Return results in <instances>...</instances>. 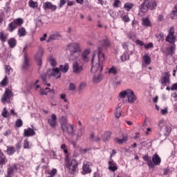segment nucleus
Listing matches in <instances>:
<instances>
[{
    "mask_svg": "<svg viewBox=\"0 0 177 177\" xmlns=\"http://www.w3.org/2000/svg\"><path fill=\"white\" fill-rule=\"evenodd\" d=\"M106 60L104 54L99 50H95L91 59V73H101L103 71V62Z\"/></svg>",
    "mask_w": 177,
    "mask_h": 177,
    "instance_id": "f257e3e1",
    "label": "nucleus"
},
{
    "mask_svg": "<svg viewBox=\"0 0 177 177\" xmlns=\"http://www.w3.org/2000/svg\"><path fill=\"white\" fill-rule=\"evenodd\" d=\"M67 48L70 52V60H77L81 55V46L79 43H70L67 45Z\"/></svg>",
    "mask_w": 177,
    "mask_h": 177,
    "instance_id": "f03ea898",
    "label": "nucleus"
},
{
    "mask_svg": "<svg viewBox=\"0 0 177 177\" xmlns=\"http://www.w3.org/2000/svg\"><path fill=\"white\" fill-rule=\"evenodd\" d=\"M59 124L63 132L66 133L68 135H71V136H74V127L68 122L67 117L62 116L59 118Z\"/></svg>",
    "mask_w": 177,
    "mask_h": 177,
    "instance_id": "7ed1b4c3",
    "label": "nucleus"
},
{
    "mask_svg": "<svg viewBox=\"0 0 177 177\" xmlns=\"http://www.w3.org/2000/svg\"><path fill=\"white\" fill-rule=\"evenodd\" d=\"M142 160L147 162L149 168H154L156 165H160L161 164V158L157 153L153 154L152 158L149 155H145L142 156Z\"/></svg>",
    "mask_w": 177,
    "mask_h": 177,
    "instance_id": "20e7f679",
    "label": "nucleus"
},
{
    "mask_svg": "<svg viewBox=\"0 0 177 177\" xmlns=\"http://www.w3.org/2000/svg\"><path fill=\"white\" fill-rule=\"evenodd\" d=\"M65 166L68 169V174L71 175H74L77 168H78V161L75 159L70 160L68 156H66L65 158Z\"/></svg>",
    "mask_w": 177,
    "mask_h": 177,
    "instance_id": "39448f33",
    "label": "nucleus"
},
{
    "mask_svg": "<svg viewBox=\"0 0 177 177\" xmlns=\"http://www.w3.org/2000/svg\"><path fill=\"white\" fill-rule=\"evenodd\" d=\"M160 135L169 136L172 132V127L169 124H167L165 120H160L158 123Z\"/></svg>",
    "mask_w": 177,
    "mask_h": 177,
    "instance_id": "423d86ee",
    "label": "nucleus"
},
{
    "mask_svg": "<svg viewBox=\"0 0 177 177\" xmlns=\"http://www.w3.org/2000/svg\"><path fill=\"white\" fill-rule=\"evenodd\" d=\"M44 55V48L41 46L39 47V50L37 51V53L35 56V59L37 62V64L39 67V70L41 68L42 66V59L41 57Z\"/></svg>",
    "mask_w": 177,
    "mask_h": 177,
    "instance_id": "0eeeda50",
    "label": "nucleus"
},
{
    "mask_svg": "<svg viewBox=\"0 0 177 177\" xmlns=\"http://www.w3.org/2000/svg\"><path fill=\"white\" fill-rule=\"evenodd\" d=\"M47 124L53 129L57 127V116L56 114L53 113L50 118L47 119Z\"/></svg>",
    "mask_w": 177,
    "mask_h": 177,
    "instance_id": "6e6552de",
    "label": "nucleus"
},
{
    "mask_svg": "<svg viewBox=\"0 0 177 177\" xmlns=\"http://www.w3.org/2000/svg\"><path fill=\"white\" fill-rule=\"evenodd\" d=\"M110 40L109 39L108 37H106L102 41H100V46L98 47V49L95 50H98L102 53V50H103V49H106V48L110 47Z\"/></svg>",
    "mask_w": 177,
    "mask_h": 177,
    "instance_id": "1a4fd4ad",
    "label": "nucleus"
},
{
    "mask_svg": "<svg viewBox=\"0 0 177 177\" xmlns=\"http://www.w3.org/2000/svg\"><path fill=\"white\" fill-rule=\"evenodd\" d=\"M12 96H13L12 91L6 89L3 97H1L2 103H9V102H10V97H12Z\"/></svg>",
    "mask_w": 177,
    "mask_h": 177,
    "instance_id": "9d476101",
    "label": "nucleus"
},
{
    "mask_svg": "<svg viewBox=\"0 0 177 177\" xmlns=\"http://www.w3.org/2000/svg\"><path fill=\"white\" fill-rule=\"evenodd\" d=\"M48 75L50 77H55V78H60L62 77V73H60V70L58 68L48 69L47 72Z\"/></svg>",
    "mask_w": 177,
    "mask_h": 177,
    "instance_id": "9b49d317",
    "label": "nucleus"
},
{
    "mask_svg": "<svg viewBox=\"0 0 177 177\" xmlns=\"http://www.w3.org/2000/svg\"><path fill=\"white\" fill-rule=\"evenodd\" d=\"M27 46H25L23 49V53H24V64L22 65V68L26 70L28 67L30 66V59H28V55H27Z\"/></svg>",
    "mask_w": 177,
    "mask_h": 177,
    "instance_id": "f8f14e48",
    "label": "nucleus"
},
{
    "mask_svg": "<svg viewBox=\"0 0 177 177\" xmlns=\"http://www.w3.org/2000/svg\"><path fill=\"white\" fill-rule=\"evenodd\" d=\"M175 32L174 30V27H171L169 30V35L167 36L165 41L166 42H169L170 44H174L175 42Z\"/></svg>",
    "mask_w": 177,
    "mask_h": 177,
    "instance_id": "ddd939ff",
    "label": "nucleus"
},
{
    "mask_svg": "<svg viewBox=\"0 0 177 177\" xmlns=\"http://www.w3.org/2000/svg\"><path fill=\"white\" fill-rule=\"evenodd\" d=\"M138 99V97H136V95H135V93L132 89H129V91L127 93V100L129 103L133 104L135 102H136V100Z\"/></svg>",
    "mask_w": 177,
    "mask_h": 177,
    "instance_id": "4468645a",
    "label": "nucleus"
},
{
    "mask_svg": "<svg viewBox=\"0 0 177 177\" xmlns=\"http://www.w3.org/2000/svg\"><path fill=\"white\" fill-rule=\"evenodd\" d=\"M171 75H169V73L166 72L165 73L164 75H162V77L160 78V82L162 85H165V86H167V85H168V84H169L171 82V81L169 80V77Z\"/></svg>",
    "mask_w": 177,
    "mask_h": 177,
    "instance_id": "2eb2a0df",
    "label": "nucleus"
},
{
    "mask_svg": "<svg viewBox=\"0 0 177 177\" xmlns=\"http://www.w3.org/2000/svg\"><path fill=\"white\" fill-rule=\"evenodd\" d=\"M151 63V58L147 54H145L142 57V67L146 68L147 66H150V64Z\"/></svg>",
    "mask_w": 177,
    "mask_h": 177,
    "instance_id": "dca6fc26",
    "label": "nucleus"
},
{
    "mask_svg": "<svg viewBox=\"0 0 177 177\" xmlns=\"http://www.w3.org/2000/svg\"><path fill=\"white\" fill-rule=\"evenodd\" d=\"M82 70V66L80 65L78 62H74L73 63V72L75 73V74H80Z\"/></svg>",
    "mask_w": 177,
    "mask_h": 177,
    "instance_id": "f3484780",
    "label": "nucleus"
},
{
    "mask_svg": "<svg viewBox=\"0 0 177 177\" xmlns=\"http://www.w3.org/2000/svg\"><path fill=\"white\" fill-rule=\"evenodd\" d=\"M176 50V46L175 44H173L171 47L167 48L165 51V56H173V55H175V50Z\"/></svg>",
    "mask_w": 177,
    "mask_h": 177,
    "instance_id": "a211bd4d",
    "label": "nucleus"
},
{
    "mask_svg": "<svg viewBox=\"0 0 177 177\" xmlns=\"http://www.w3.org/2000/svg\"><path fill=\"white\" fill-rule=\"evenodd\" d=\"M145 5L150 9V10H154L157 8V2L154 0H145Z\"/></svg>",
    "mask_w": 177,
    "mask_h": 177,
    "instance_id": "6ab92c4d",
    "label": "nucleus"
},
{
    "mask_svg": "<svg viewBox=\"0 0 177 177\" xmlns=\"http://www.w3.org/2000/svg\"><path fill=\"white\" fill-rule=\"evenodd\" d=\"M82 169L83 171L82 174H83V175H86V174H91V172H92V169L89 167V162H84L83 163Z\"/></svg>",
    "mask_w": 177,
    "mask_h": 177,
    "instance_id": "aec40b11",
    "label": "nucleus"
},
{
    "mask_svg": "<svg viewBox=\"0 0 177 177\" xmlns=\"http://www.w3.org/2000/svg\"><path fill=\"white\" fill-rule=\"evenodd\" d=\"M35 135V132L34 131V129L28 127L26 129H24V136L26 138H28L30 136H34Z\"/></svg>",
    "mask_w": 177,
    "mask_h": 177,
    "instance_id": "412c9836",
    "label": "nucleus"
},
{
    "mask_svg": "<svg viewBox=\"0 0 177 177\" xmlns=\"http://www.w3.org/2000/svg\"><path fill=\"white\" fill-rule=\"evenodd\" d=\"M43 8L44 10L50 9L51 10H56V6L52 4L50 2H46L43 4Z\"/></svg>",
    "mask_w": 177,
    "mask_h": 177,
    "instance_id": "4be33fe9",
    "label": "nucleus"
},
{
    "mask_svg": "<svg viewBox=\"0 0 177 177\" xmlns=\"http://www.w3.org/2000/svg\"><path fill=\"white\" fill-rule=\"evenodd\" d=\"M90 53H91L90 50H85L82 53V60H83L84 63H88V62H89V57L88 56L89 55Z\"/></svg>",
    "mask_w": 177,
    "mask_h": 177,
    "instance_id": "5701e85b",
    "label": "nucleus"
},
{
    "mask_svg": "<svg viewBox=\"0 0 177 177\" xmlns=\"http://www.w3.org/2000/svg\"><path fill=\"white\" fill-rule=\"evenodd\" d=\"M109 171H112V172H115V171L118 169V167H117V164H115V162H114V160L109 161Z\"/></svg>",
    "mask_w": 177,
    "mask_h": 177,
    "instance_id": "b1692460",
    "label": "nucleus"
},
{
    "mask_svg": "<svg viewBox=\"0 0 177 177\" xmlns=\"http://www.w3.org/2000/svg\"><path fill=\"white\" fill-rule=\"evenodd\" d=\"M103 80V76L100 73L95 74L93 77V81L95 84H99Z\"/></svg>",
    "mask_w": 177,
    "mask_h": 177,
    "instance_id": "393cba45",
    "label": "nucleus"
},
{
    "mask_svg": "<svg viewBox=\"0 0 177 177\" xmlns=\"http://www.w3.org/2000/svg\"><path fill=\"white\" fill-rule=\"evenodd\" d=\"M16 169H17V165H14L13 166H9L7 170V176H11V175H13Z\"/></svg>",
    "mask_w": 177,
    "mask_h": 177,
    "instance_id": "a878e982",
    "label": "nucleus"
},
{
    "mask_svg": "<svg viewBox=\"0 0 177 177\" xmlns=\"http://www.w3.org/2000/svg\"><path fill=\"white\" fill-rule=\"evenodd\" d=\"M61 36L59 33H54L49 36L48 39L47 40V42H50L51 41H55V39H60Z\"/></svg>",
    "mask_w": 177,
    "mask_h": 177,
    "instance_id": "bb28decb",
    "label": "nucleus"
},
{
    "mask_svg": "<svg viewBox=\"0 0 177 177\" xmlns=\"http://www.w3.org/2000/svg\"><path fill=\"white\" fill-rule=\"evenodd\" d=\"M8 162V159L6 158V156L3 154V153L0 152V167H2V165H5Z\"/></svg>",
    "mask_w": 177,
    "mask_h": 177,
    "instance_id": "cd10ccee",
    "label": "nucleus"
},
{
    "mask_svg": "<svg viewBox=\"0 0 177 177\" xmlns=\"http://www.w3.org/2000/svg\"><path fill=\"white\" fill-rule=\"evenodd\" d=\"M84 132H85V131L82 129L80 128L76 133V138L75 139V140L76 142H78V140H80V139H81V138L82 137V135H84Z\"/></svg>",
    "mask_w": 177,
    "mask_h": 177,
    "instance_id": "c85d7f7f",
    "label": "nucleus"
},
{
    "mask_svg": "<svg viewBox=\"0 0 177 177\" xmlns=\"http://www.w3.org/2000/svg\"><path fill=\"white\" fill-rule=\"evenodd\" d=\"M8 44L10 48H13L17 44V41L15 38H10V39H8Z\"/></svg>",
    "mask_w": 177,
    "mask_h": 177,
    "instance_id": "c756f323",
    "label": "nucleus"
},
{
    "mask_svg": "<svg viewBox=\"0 0 177 177\" xmlns=\"http://www.w3.org/2000/svg\"><path fill=\"white\" fill-rule=\"evenodd\" d=\"M68 63H66L64 65H60L59 66V71H62V73H67V71H68Z\"/></svg>",
    "mask_w": 177,
    "mask_h": 177,
    "instance_id": "7c9ffc66",
    "label": "nucleus"
},
{
    "mask_svg": "<svg viewBox=\"0 0 177 177\" xmlns=\"http://www.w3.org/2000/svg\"><path fill=\"white\" fill-rule=\"evenodd\" d=\"M12 22L16 26V27H20L21 26L23 25V23H24V21H23V19L21 18H17L14 21H12Z\"/></svg>",
    "mask_w": 177,
    "mask_h": 177,
    "instance_id": "2f4dec72",
    "label": "nucleus"
},
{
    "mask_svg": "<svg viewBox=\"0 0 177 177\" xmlns=\"http://www.w3.org/2000/svg\"><path fill=\"white\" fill-rule=\"evenodd\" d=\"M18 35L19 37H26L27 35V30L26 28L21 27L18 30Z\"/></svg>",
    "mask_w": 177,
    "mask_h": 177,
    "instance_id": "473e14b6",
    "label": "nucleus"
},
{
    "mask_svg": "<svg viewBox=\"0 0 177 177\" xmlns=\"http://www.w3.org/2000/svg\"><path fill=\"white\" fill-rule=\"evenodd\" d=\"M115 140L118 145H122V143H125L128 140V136H124L122 139L115 138Z\"/></svg>",
    "mask_w": 177,
    "mask_h": 177,
    "instance_id": "72a5a7b5",
    "label": "nucleus"
},
{
    "mask_svg": "<svg viewBox=\"0 0 177 177\" xmlns=\"http://www.w3.org/2000/svg\"><path fill=\"white\" fill-rule=\"evenodd\" d=\"M148 9H149V7L147 6V4H146V1H144L141 5V8L140 9V12L142 13H146Z\"/></svg>",
    "mask_w": 177,
    "mask_h": 177,
    "instance_id": "f704fd0d",
    "label": "nucleus"
},
{
    "mask_svg": "<svg viewBox=\"0 0 177 177\" xmlns=\"http://www.w3.org/2000/svg\"><path fill=\"white\" fill-rule=\"evenodd\" d=\"M16 28H17V27L13 23V21H12L11 23H10L8 24V31H10V32H13V31H15V30H16Z\"/></svg>",
    "mask_w": 177,
    "mask_h": 177,
    "instance_id": "c9c22d12",
    "label": "nucleus"
},
{
    "mask_svg": "<svg viewBox=\"0 0 177 177\" xmlns=\"http://www.w3.org/2000/svg\"><path fill=\"white\" fill-rule=\"evenodd\" d=\"M171 18L177 19V4L174 6V10H172L171 14Z\"/></svg>",
    "mask_w": 177,
    "mask_h": 177,
    "instance_id": "e433bc0d",
    "label": "nucleus"
},
{
    "mask_svg": "<svg viewBox=\"0 0 177 177\" xmlns=\"http://www.w3.org/2000/svg\"><path fill=\"white\" fill-rule=\"evenodd\" d=\"M129 59V54L128 52H124V54L121 56L122 62H127Z\"/></svg>",
    "mask_w": 177,
    "mask_h": 177,
    "instance_id": "4c0bfd02",
    "label": "nucleus"
},
{
    "mask_svg": "<svg viewBox=\"0 0 177 177\" xmlns=\"http://www.w3.org/2000/svg\"><path fill=\"white\" fill-rule=\"evenodd\" d=\"M15 151H16V149H15L14 147H8L7 148V153L9 155V156H12Z\"/></svg>",
    "mask_w": 177,
    "mask_h": 177,
    "instance_id": "58836bf2",
    "label": "nucleus"
},
{
    "mask_svg": "<svg viewBox=\"0 0 177 177\" xmlns=\"http://www.w3.org/2000/svg\"><path fill=\"white\" fill-rule=\"evenodd\" d=\"M124 9L127 10V12H129L133 8V3H126L124 6Z\"/></svg>",
    "mask_w": 177,
    "mask_h": 177,
    "instance_id": "ea45409f",
    "label": "nucleus"
},
{
    "mask_svg": "<svg viewBox=\"0 0 177 177\" xmlns=\"http://www.w3.org/2000/svg\"><path fill=\"white\" fill-rule=\"evenodd\" d=\"M6 39H8V37L3 32H0V40L1 42H6Z\"/></svg>",
    "mask_w": 177,
    "mask_h": 177,
    "instance_id": "a19ab883",
    "label": "nucleus"
},
{
    "mask_svg": "<svg viewBox=\"0 0 177 177\" xmlns=\"http://www.w3.org/2000/svg\"><path fill=\"white\" fill-rule=\"evenodd\" d=\"M142 24L143 26H146V27H150V26H151L150 21L147 18L142 19Z\"/></svg>",
    "mask_w": 177,
    "mask_h": 177,
    "instance_id": "79ce46f5",
    "label": "nucleus"
},
{
    "mask_svg": "<svg viewBox=\"0 0 177 177\" xmlns=\"http://www.w3.org/2000/svg\"><path fill=\"white\" fill-rule=\"evenodd\" d=\"M129 91V89L120 92L119 94L120 97H121L122 99H124L125 98V96L127 97Z\"/></svg>",
    "mask_w": 177,
    "mask_h": 177,
    "instance_id": "37998d69",
    "label": "nucleus"
},
{
    "mask_svg": "<svg viewBox=\"0 0 177 177\" xmlns=\"http://www.w3.org/2000/svg\"><path fill=\"white\" fill-rule=\"evenodd\" d=\"M1 115L4 118H8V117H9V113L8 112V109H6V107L3 108Z\"/></svg>",
    "mask_w": 177,
    "mask_h": 177,
    "instance_id": "c03bdc74",
    "label": "nucleus"
},
{
    "mask_svg": "<svg viewBox=\"0 0 177 177\" xmlns=\"http://www.w3.org/2000/svg\"><path fill=\"white\" fill-rule=\"evenodd\" d=\"M108 73L109 74H113V75H115L118 73L117 68H115V67L114 66H112L111 68L109 69Z\"/></svg>",
    "mask_w": 177,
    "mask_h": 177,
    "instance_id": "a18cd8bd",
    "label": "nucleus"
},
{
    "mask_svg": "<svg viewBox=\"0 0 177 177\" xmlns=\"http://www.w3.org/2000/svg\"><path fill=\"white\" fill-rule=\"evenodd\" d=\"M28 5L30 8H37V7H38V3L35 2L32 0L29 1Z\"/></svg>",
    "mask_w": 177,
    "mask_h": 177,
    "instance_id": "49530a36",
    "label": "nucleus"
},
{
    "mask_svg": "<svg viewBox=\"0 0 177 177\" xmlns=\"http://www.w3.org/2000/svg\"><path fill=\"white\" fill-rule=\"evenodd\" d=\"M15 127H16V128H20V127H23V121L21 120V119H18L15 122Z\"/></svg>",
    "mask_w": 177,
    "mask_h": 177,
    "instance_id": "de8ad7c7",
    "label": "nucleus"
},
{
    "mask_svg": "<svg viewBox=\"0 0 177 177\" xmlns=\"http://www.w3.org/2000/svg\"><path fill=\"white\" fill-rule=\"evenodd\" d=\"M166 89L167 91H177V82L172 84L171 88H169V86H167Z\"/></svg>",
    "mask_w": 177,
    "mask_h": 177,
    "instance_id": "09e8293b",
    "label": "nucleus"
},
{
    "mask_svg": "<svg viewBox=\"0 0 177 177\" xmlns=\"http://www.w3.org/2000/svg\"><path fill=\"white\" fill-rule=\"evenodd\" d=\"M115 117L116 118H120L121 117V107L118 106L115 110Z\"/></svg>",
    "mask_w": 177,
    "mask_h": 177,
    "instance_id": "8fccbe9b",
    "label": "nucleus"
},
{
    "mask_svg": "<svg viewBox=\"0 0 177 177\" xmlns=\"http://www.w3.org/2000/svg\"><path fill=\"white\" fill-rule=\"evenodd\" d=\"M49 62L52 67H56V64H57V63L56 62V60H55V59L53 58H50Z\"/></svg>",
    "mask_w": 177,
    "mask_h": 177,
    "instance_id": "3c124183",
    "label": "nucleus"
},
{
    "mask_svg": "<svg viewBox=\"0 0 177 177\" xmlns=\"http://www.w3.org/2000/svg\"><path fill=\"white\" fill-rule=\"evenodd\" d=\"M5 70H6V73L8 75H10V73H12V71H13L12 69V68L10 67V66H6Z\"/></svg>",
    "mask_w": 177,
    "mask_h": 177,
    "instance_id": "603ef678",
    "label": "nucleus"
},
{
    "mask_svg": "<svg viewBox=\"0 0 177 177\" xmlns=\"http://www.w3.org/2000/svg\"><path fill=\"white\" fill-rule=\"evenodd\" d=\"M111 136V134L110 133L109 131H107L104 133V141L106 142V140H109V139H110Z\"/></svg>",
    "mask_w": 177,
    "mask_h": 177,
    "instance_id": "864d4df0",
    "label": "nucleus"
},
{
    "mask_svg": "<svg viewBox=\"0 0 177 177\" xmlns=\"http://www.w3.org/2000/svg\"><path fill=\"white\" fill-rule=\"evenodd\" d=\"M8 84V76H5V77L3 79V80L1 82V84L3 86H6Z\"/></svg>",
    "mask_w": 177,
    "mask_h": 177,
    "instance_id": "5fc2aeb1",
    "label": "nucleus"
},
{
    "mask_svg": "<svg viewBox=\"0 0 177 177\" xmlns=\"http://www.w3.org/2000/svg\"><path fill=\"white\" fill-rule=\"evenodd\" d=\"M156 37L158 39V41H164V35H162V33L158 34Z\"/></svg>",
    "mask_w": 177,
    "mask_h": 177,
    "instance_id": "6e6d98bb",
    "label": "nucleus"
},
{
    "mask_svg": "<svg viewBox=\"0 0 177 177\" xmlns=\"http://www.w3.org/2000/svg\"><path fill=\"white\" fill-rule=\"evenodd\" d=\"M57 174V169H53L50 172V177H53L55 175Z\"/></svg>",
    "mask_w": 177,
    "mask_h": 177,
    "instance_id": "4d7b16f0",
    "label": "nucleus"
},
{
    "mask_svg": "<svg viewBox=\"0 0 177 177\" xmlns=\"http://www.w3.org/2000/svg\"><path fill=\"white\" fill-rule=\"evenodd\" d=\"M122 19L123 21H125V23H129L130 21V19H129V17H128V15H124L123 17H122Z\"/></svg>",
    "mask_w": 177,
    "mask_h": 177,
    "instance_id": "13d9d810",
    "label": "nucleus"
},
{
    "mask_svg": "<svg viewBox=\"0 0 177 177\" xmlns=\"http://www.w3.org/2000/svg\"><path fill=\"white\" fill-rule=\"evenodd\" d=\"M85 86H86V84L85 82H82L79 86L80 91L85 89Z\"/></svg>",
    "mask_w": 177,
    "mask_h": 177,
    "instance_id": "bf43d9fd",
    "label": "nucleus"
},
{
    "mask_svg": "<svg viewBox=\"0 0 177 177\" xmlns=\"http://www.w3.org/2000/svg\"><path fill=\"white\" fill-rule=\"evenodd\" d=\"M67 2H68V0H60L59 8H63Z\"/></svg>",
    "mask_w": 177,
    "mask_h": 177,
    "instance_id": "052dcab7",
    "label": "nucleus"
},
{
    "mask_svg": "<svg viewBox=\"0 0 177 177\" xmlns=\"http://www.w3.org/2000/svg\"><path fill=\"white\" fill-rule=\"evenodd\" d=\"M153 43L150 42L147 44H144V48H145V49H150V48H153Z\"/></svg>",
    "mask_w": 177,
    "mask_h": 177,
    "instance_id": "680f3d73",
    "label": "nucleus"
},
{
    "mask_svg": "<svg viewBox=\"0 0 177 177\" xmlns=\"http://www.w3.org/2000/svg\"><path fill=\"white\" fill-rule=\"evenodd\" d=\"M24 149H30L29 142H28V141L27 140H24Z\"/></svg>",
    "mask_w": 177,
    "mask_h": 177,
    "instance_id": "e2e57ef3",
    "label": "nucleus"
},
{
    "mask_svg": "<svg viewBox=\"0 0 177 177\" xmlns=\"http://www.w3.org/2000/svg\"><path fill=\"white\" fill-rule=\"evenodd\" d=\"M69 91H75V84L73 83L69 84Z\"/></svg>",
    "mask_w": 177,
    "mask_h": 177,
    "instance_id": "0e129e2a",
    "label": "nucleus"
},
{
    "mask_svg": "<svg viewBox=\"0 0 177 177\" xmlns=\"http://www.w3.org/2000/svg\"><path fill=\"white\" fill-rule=\"evenodd\" d=\"M60 99L64 100V102H65V103H67V99H66V94H61Z\"/></svg>",
    "mask_w": 177,
    "mask_h": 177,
    "instance_id": "69168bd1",
    "label": "nucleus"
},
{
    "mask_svg": "<svg viewBox=\"0 0 177 177\" xmlns=\"http://www.w3.org/2000/svg\"><path fill=\"white\" fill-rule=\"evenodd\" d=\"M41 80L44 84H46V74L41 75Z\"/></svg>",
    "mask_w": 177,
    "mask_h": 177,
    "instance_id": "338daca9",
    "label": "nucleus"
},
{
    "mask_svg": "<svg viewBox=\"0 0 177 177\" xmlns=\"http://www.w3.org/2000/svg\"><path fill=\"white\" fill-rule=\"evenodd\" d=\"M40 94L41 95H48V91L44 88L40 89Z\"/></svg>",
    "mask_w": 177,
    "mask_h": 177,
    "instance_id": "774afa93",
    "label": "nucleus"
}]
</instances>
